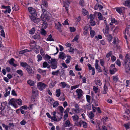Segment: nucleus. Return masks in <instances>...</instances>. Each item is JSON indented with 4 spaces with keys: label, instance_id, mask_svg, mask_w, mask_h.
I'll list each match as a JSON object with an SVG mask.
<instances>
[{
    "label": "nucleus",
    "instance_id": "3",
    "mask_svg": "<svg viewBox=\"0 0 130 130\" xmlns=\"http://www.w3.org/2000/svg\"><path fill=\"white\" fill-rule=\"evenodd\" d=\"M115 65L114 64H111L109 67V72L111 74H113L117 71V69L115 68Z\"/></svg>",
    "mask_w": 130,
    "mask_h": 130
},
{
    "label": "nucleus",
    "instance_id": "19",
    "mask_svg": "<svg viewBox=\"0 0 130 130\" xmlns=\"http://www.w3.org/2000/svg\"><path fill=\"white\" fill-rule=\"evenodd\" d=\"M31 20L36 23H38L40 21V19L38 18L33 17L32 18H31Z\"/></svg>",
    "mask_w": 130,
    "mask_h": 130
},
{
    "label": "nucleus",
    "instance_id": "49",
    "mask_svg": "<svg viewBox=\"0 0 130 130\" xmlns=\"http://www.w3.org/2000/svg\"><path fill=\"white\" fill-rule=\"evenodd\" d=\"M88 19H90V20H93L94 19V16L92 14H90V15L88 17Z\"/></svg>",
    "mask_w": 130,
    "mask_h": 130
},
{
    "label": "nucleus",
    "instance_id": "35",
    "mask_svg": "<svg viewBox=\"0 0 130 130\" xmlns=\"http://www.w3.org/2000/svg\"><path fill=\"white\" fill-rule=\"evenodd\" d=\"M56 96L57 97H59L60 96V89H57L56 91Z\"/></svg>",
    "mask_w": 130,
    "mask_h": 130
},
{
    "label": "nucleus",
    "instance_id": "11",
    "mask_svg": "<svg viewBox=\"0 0 130 130\" xmlns=\"http://www.w3.org/2000/svg\"><path fill=\"white\" fill-rule=\"evenodd\" d=\"M78 124L80 126H81L82 125H83V127L84 128H86L87 127V123L84 121H81L78 123Z\"/></svg>",
    "mask_w": 130,
    "mask_h": 130
},
{
    "label": "nucleus",
    "instance_id": "28",
    "mask_svg": "<svg viewBox=\"0 0 130 130\" xmlns=\"http://www.w3.org/2000/svg\"><path fill=\"white\" fill-rule=\"evenodd\" d=\"M109 41H111V40L112 39V37L111 35L110 34L107 35V36H106Z\"/></svg>",
    "mask_w": 130,
    "mask_h": 130
},
{
    "label": "nucleus",
    "instance_id": "37",
    "mask_svg": "<svg viewBox=\"0 0 130 130\" xmlns=\"http://www.w3.org/2000/svg\"><path fill=\"white\" fill-rule=\"evenodd\" d=\"M32 47V48L34 49H36L37 50H38L40 48V46L36 44H34Z\"/></svg>",
    "mask_w": 130,
    "mask_h": 130
},
{
    "label": "nucleus",
    "instance_id": "55",
    "mask_svg": "<svg viewBox=\"0 0 130 130\" xmlns=\"http://www.w3.org/2000/svg\"><path fill=\"white\" fill-rule=\"evenodd\" d=\"M112 51H110L108 53H107L106 56L107 58H109L110 56H111L112 55Z\"/></svg>",
    "mask_w": 130,
    "mask_h": 130
},
{
    "label": "nucleus",
    "instance_id": "15",
    "mask_svg": "<svg viewBox=\"0 0 130 130\" xmlns=\"http://www.w3.org/2000/svg\"><path fill=\"white\" fill-rule=\"evenodd\" d=\"M59 58L61 59H64L66 57L65 54L63 52H60L59 53Z\"/></svg>",
    "mask_w": 130,
    "mask_h": 130
},
{
    "label": "nucleus",
    "instance_id": "27",
    "mask_svg": "<svg viewBox=\"0 0 130 130\" xmlns=\"http://www.w3.org/2000/svg\"><path fill=\"white\" fill-rule=\"evenodd\" d=\"M72 117L74 121L77 122L78 120L79 117L77 115L72 116Z\"/></svg>",
    "mask_w": 130,
    "mask_h": 130
},
{
    "label": "nucleus",
    "instance_id": "38",
    "mask_svg": "<svg viewBox=\"0 0 130 130\" xmlns=\"http://www.w3.org/2000/svg\"><path fill=\"white\" fill-rule=\"evenodd\" d=\"M85 108L86 109L89 110L90 109L91 105L89 104H87L85 106Z\"/></svg>",
    "mask_w": 130,
    "mask_h": 130
},
{
    "label": "nucleus",
    "instance_id": "20",
    "mask_svg": "<svg viewBox=\"0 0 130 130\" xmlns=\"http://www.w3.org/2000/svg\"><path fill=\"white\" fill-rule=\"evenodd\" d=\"M8 89H9V91H8V89L6 88V92L4 94V96L6 97L9 95L10 93L11 87H8Z\"/></svg>",
    "mask_w": 130,
    "mask_h": 130
},
{
    "label": "nucleus",
    "instance_id": "63",
    "mask_svg": "<svg viewBox=\"0 0 130 130\" xmlns=\"http://www.w3.org/2000/svg\"><path fill=\"white\" fill-rule=\"evenodd\" d=\"M26 123V122L24 120H23L20 123L21 125H24Z\"/></svg>",
    "mask_w": 130,
    "mask_h": 130
},
{
    "label": "nucleus",
    "instance_id": "61",
    "mask_svg": "<svg viewBox=\"0 0 130 130\" xmlns=\"http://www.w3.org/2000/svg\"><path fill=\"white\" fill-rule=\"evenodd\" d=\"M70 31L71 32H74L76 30V29L74 28V27H70Z\"/></svg>",
    "mask_w": 130,
    "mask_h": 130
},
{
    "label": "nucleus",
    "instance_id": "5",
    "mask_svg": "<svg viewBox=\"0 0 130 130\" xmlns=\"http://www.w3.org/2000/svg\"><path fill=\"white\" fill-rule=\"evenodd\" d=\"M16 99L14 98L11 99L10 100L9 103V104L13 106L15 108H17V106L16 103Z\"/></svg>",
    "mask_w": 130,
    "mask_h": 130
},
{
    "label": "nucleus",
    "instance_id": "26",
    "mask_svg": "<svg viewBox=\"0 0 130 130\" xmlns=\"http://www.w3.org/2000/svg\"><path fill=\"white\" fill-rule=\"evenodd\" d=\"M20 65L22 67L25 68L28 65V64L26 62H21Z\"/></svg>",
    "mask_w": 130,
    "mask_h": 130
},
{
    "label": "nucleus",
    "instance_id": "64",
    "mask_svg": "<svg viewBox=\"0 0 130 130\" xmlns=\"http://www.w3.org/2000/svg\"><path fill=\"white\" fill-rule=\"evenodd\" d=\"M116 63L119 66H120V61L119 59L117 60L116 62Z\"/></svg>",
    "mask_w": 130,
    "mask_h": 130
},
{
    "label": "nucleus",
    "instance_id": "12",
    "mask_svg": "<svg viewBox=\"0 0 130 130\" xmlns=\"http://www.w3.org/2000/svg\"><path fill=\"white\" fill-rule=\"evenodd\" d=\"M63 125L65 127H69L73 126V125L68 120H67L64 123Z\"/></svg>",
    "mask_w": 130,
    "mask_h": 130
},
{
    "label": "nucleus",
    "instance_id": "43",
    "mask_svg": "<svg viewBox=\"0 0 130 130\" xmlns=\"http://www.w3.org/2000/svg\"><path fill=\"white\" fill-rule=\"evenodd\" d=\"M79 38V36L78 35H76L72 41V42H74L78 40Z\"/></svg>",
    "mask_w": 130,
    "mask_h": 130
},
{
    "label": "nucleus",
    "instance_id": "60",
    "mask_svg": "<svg viewBox=\"0 0 130 130\" xmlns=\"http://www.w3.org/2000/svg\"><path fill=\"white\" fill-rule=\"evenodd\" d=\"M90 23L91 25L92 26H94L95 24V22L94 21H93V20H90Z\"/></svg>",
    "mask_w": 130,
    "mask_h": 130
},
{
    "label": "nucleus",
    "instance_id": "47",
    "mask_svg": "<svg viewBox=\"0 0 130 130\" xmlns=\"http://www.w3.org/2000/svg\"><path fill=\"white\" fill-rule=\"evenodd\" d=\"M47 26V24L46 22H44L43 24H42V27L45 29L46 28Z\"/></svg>",
    "mask_w": 130,
    "mask_h": 130
},
{
    "label": "nucleus",
    "instance_id": "17",
    "mask_svg": "<svg viewBox=\"0 0 130 130\" xmlns=\"http://www.w3.org/2000/svg\"><path fill=\"white\" fill-rule=\"evenodd\" d=\"M14 60L13 58H11L9 61V63L10 64L15 67L17 66V64L14 63Z\"/></svg>",
    "mask_w": 130,
    "mask_h": 130
},
{
    "label": "nucleus",
    "instance_id": "30",
    "mask_svg": "<svg viewBox=\"0 0 130 130\" xmlns=\"http://www.w3.org/2000/svg\"><path fill=\"white\" fill-rule=\"evenodd\" d=\"M82 12L83 14L84 15H87L88 14V11L84 8H83L82 9Z\"/></svg>",
    "mask_w": 130,
    "mask_h": 130
},
{
    "label": "nucleus",
    "instance_id": "22",
    "mask_svg": "<svg viewBox=\"0 0 130 130\" xmlns=\"http://www.w3.org/2000/svg\"><path fill=\"white\" fill-rule=\"evenodd\" d=\"M27 83L31 86H33L35 84L34 81L31 79L28 80L27 81Z\"/></svg>",
    "mask_w": 130,
    "mask_h": 130
},
{
    "label": "nucleus",
    "instance_id": "2",
    "mask_svg": "<svg viewBox=\"0 0 130 130\" xmlns=\"http://www.w3.org/2000/svg\"><path fill=\"white\" fill-rule=\"evenodd\" d=\"M51 66L50 67L53 69H55L57 68V61L55 59L52 58L51 60Z\"/></svg>",
    "mask_w": 130,
    "mask_h": 130
},
{
    "label": "nucleus",
    "instance_id": "59",
    "mask_svg": "<svg viewBox=\"0 0 130 130\" xmlns=\"http://www.w3.org/2000/svg\"><path fill=\"white\" fill-rule=\"evenodd\" d=\"M40 54L42 56L44 55L45 53L43 48H41L40 50Z\"/></svg>",
    "mask_w": 130,
    "mask_h": 130
},
{
    "label": "nucleus",
    "instance_id": "25",
    "mask_svg": "<svg viewBox=\"0 0 130 130\" xmlns=\"http://www.w3.org/2000/svg\"><path fill=\"white\" fill-rule=\"evenodd\" d=\"M123 4L125 6L130 7V1L129 0L125 1L124 3Z\"/></svg>",
    "mask_w": 130,
    "mask_h": 130
},
{
    "label": "nucleus",
    "instance_id": "6",
    "mask_svg": "<svg viewBox=\"0 0 130 130\" xmlns=\"http://www.w3.org/2000/svg\"><path fill=\"white\" fill-rule=\"evenodd\" d=\"M46 85L41 82H39L37 84V87L40 90H42L45 88Z\"/></svg>",
    "mask_w": 130,
    "mask_h": 130
},
{
    "label": "nucleus",
    "instance_id": "40",
    "mask_svg": "<svg viewBox=\"0 0 130 130\" xmlns=\"http://www.w3.org/2000/svg\"><path fill=\"white\" fill-rule=\"evenodd\" d=\"M118 39L117 38L116 39V38H115L113 39V43L115 45H116L117 43H118V42L117 41Z\"/></svg>",
    "mask_w": 130,
    "mask_h": 130
},
{
    "label": "nucleus",
    "instance_id": "53",
    "mask_svg": "<svg viewBox=\"0 0 130 130\" xmlns=\"http://www.w3.org/2000/svg\"><path fill=\"white\" fill-rule=\"evenodd\" d=\"M98 18L99 20H101L102 19V16L100 13H98Z\"/></svg>",
    "mask_w": 130,
    "mask_h": 130
},
{
    "label": "nucleus",
    "instance_id": "13",
    "mask_svg": "<svg viewBox=\"0 0 130 130\" xmlns=\"http://www.w3.org/2000/svg\"><path fill=\"white\" fill-rule=\"evenodd\" d=\"M76 92L77 93V95L78 96L77 98L80 99L82 94V91L80 89H78L76 90Z\"/></svg>",
    "mask_w": 130,
    "mask_h": 130
},
{
    "label": "nucleus",
    "instance_id": "56",
    "mask_svg": "<svg viewBox=\"0 0 130 130\" xmlns=\"http://www.w3.org/2000/svg\"><path fill=\"white\" fill-rule=\"evenodd\" d=\"M61 24H60V25H58L57 26V29L60 32L62 31L61 30Z\"/></svg>",
    "mask_w": 130,
    "mask_h": 130
},
{
    "label": "nucleus",
    "instance_id": "18",
    "mask_svg": "<svg viewBox=\"0 0 130 130\" xmlns=\"http://www.w3.org/2000/svg\"><path fill=\"white\" fill-rule=\"evenodd\" d=\"M40 73L44 76L46 74V70H43L40 69H38L37 70Z\"/></svg>",
    "mask_w": 130,
    "mask_h": 130
},
{
    "label": "nucleus",
    "instance_id": "24",
    "mask_svg": "<svg viewBox=\"0 0 130 130\" xmlns=\"http://www.w3.org/2000/svg\"><path fill=\"white\" fill-rule=\"evenodd\" d=\"M32 91L33 94H37L38 93V91L37 88L34 87H32Z\"/></svg>",
    "mask_w": 130,
    "mask_h": 130
},
{
    "label": "nucleus",
    "instance_id": "14",
    "mask_svg": "<svg viewBox=\"0 0 130 130\" xmlns=\"http://www.w3.org/2000/svg\"><path fill=\"white\" fill-rule=\"evenodd\" d=\"M44 4H42L41 6V7L42 8V12H43V14H42L41 15V18H42V17H43V15L46 14V8L44 7Z\"/></svg>",
    "mask_w": 130,
    "mask_h": 130
},
{
    "label": "nucleus",
    "instance_id": "34",
    "mask_svg": "<svg viewBox=\"0 0 130 130\" xmlns=\"http://www.w3.org/2000/svg\"><path fill=\"white\" fill-rule=\"evenodd\" d=\"M59 73V70L56 71H53L52 73V74L53 75L58 76Z\"/></svg>",
    "mask_w": 130,
    "mask_h": 130
},
{
    "label": "nucleus",
    "instance_id": "51",
    "mask_svg": "<svg viewBox=\"0 0 130 130\" xmlns=\"http://www.w3.org/2000/svg\"><path fill=\"white\" fill-rule=\"evenodd\" d=\"M28 52V50L27 49H25L24 50H23L20 51L19 52V53L20 54H23L26 52Z\"/></svg>",
    "mask_w": 130,
    "mask_h": 130
},
{
    "label": "nucleus",
    "instance_id": "4",
    "mask_svg": "<svg viewBox=\"0 0 130 130\" xmlns=\"http://www.w3.org/2000/svg\"><path fill=\"white\" fill-rule=\"evenodd\" d=\"M74 106L75 109L74 108L72 109V111L74 113H78L80 111L79 105L77 103H75Z\"/></svg>",
    "mask_w": 130,
    "mask_h": 130
},
{
    "label": "nucleus",
    "instance_id": "33",
    "mask_svg": "<svg viewBox=\"0 0 130 130\" xmlns=\"http://www.w3.org/2000/svg\"><path fill=\"white\" fill-rule=\"evenodd\" d=\"M47 40L50 41H54V40L52 38L51 35L48 36V37L47 38Z\"/></svg>",
    "mask_w": 130,
    "mask_h": 130
},
{
    "label": "nucleus",
    "instance_id": "7",
    "mask_svg": "<svg viewBox=\"0 0 130 130\" xmlns=\"http://www.w3.org/2000/svg\"><path fill=\"white\" fill-rule=\"evenodd\" d=\"M28 10L31 15L33 17H35L36 15L35 10L32 7H29L28 8Z\"/></svg>",
    "mask_w": 130,
    "mask_h": 130
},
{
    "label": "nucleus",
    "instance_id": "39",
    "mask_svg": "<svg viewBox=\"0 0 130 130\" xmlns=\"http://www.w3.org/2000/svg\"><path fill=\"white\" fill-rule=\"evenodd\" d=\"M116 10L117 12L120 14H121L122 12V10L121 8H116Z\"/></svg>",
    "mask_w": 130,
    "mask_h": 130
},
{
    "label": "nucleus",
    "instance_id": "16",
    "mask_svg": "<svg viewBox=\"0 0 130 130\" xmlns=\"http://www.w3.org/2000/svg\"><path fill=\"white\" fill-rule=\"evenodd\" d=\"M89 117L91 119L94 120L93 119L94 115L92 111H91L88 114Z\"/></svg>",
    "mask_w": 130,
    "mask_h": 130
},
{
    "label": "nucleus",
    "instance_id": "57",
    "mask_svg": "<svg viewBox=\"0 0 130 130\" xmlns=\"http://www.w3.org/2000/svg\"><path fill=\"white\" fill-rule=\"evenodd\" d=\"M59 108L60 111L61 113H62L64 110V108L61 106H59Z\"/></svg>",
    "mask_w": 130,
    "mask_h": 130
},
{
    "label": "nucleus",
    "instance_id": "21",
    "mask_svg": "<svg viewBox=\"0 0 130 130\" xmlns=\"http://www.w3.org/2000/svg\"><path fill=\"white\" fill-rule=\"evenodd\" d=\"M42 66L44 68L47 67L48 69H49L50 67V66L45 61L43 63Z\"/></svg>",
    "mask_w": 130,
    "mask_h": 130
},
{
    "label": "nucleus",
    "instance_id": "31",
    "mask_svg": "<svg viewBox=\"0 0 130 130\" xmlns=\"http://www.w3.org/2000/svg\"><path fill=\"white\" fill-rule=\"evenodd\" d=\"M16 103H17L19 105H21L22 104V101L20 99H16Z\"/></svg>",
    "mask_w": 130,
    "mask_h": 130
},
{
    "label": "nucleus",
    "instance_id": "58",
    "mask_svg": "<svg viewBox=\"0 0 130 130\" xmlns=\"http://www.w3.org/2000/svg\"><path fill=\"white\" fill-rule=\"evenodd\" d=\"M59 105L58 102L57 101L55 102L54 103L53 107H56Z\"/></svg>",
    "mask_w": 130,
    "mask_h": 130
},
{
    "label": "nucleus",
    "instance_id": "9",
    "mask_svg": "<svg viewBox=\"0 0 130 130\" xmlns=\"http://www.w3.org/2000/svg\"><path fill=\"white\" fill-rule=\"evenodd\" d=\"M109 85V84L108 82L106 83L104 87V90L102 92V93L106 94L107 93L108 89L107 86Z\"/></svg>",
    "mask_w": 130,
    "mask_h": 130
},
{
    "label": "nucleus",
    "instance_id": "8",
    "mask_svg": "<svg viewBox=\"0 0 130 130\" xmlns=\"http://www.w3.org/2000/svg\"><path fill=\"white\" fill-rule=\"evenodd\" d=\"M25 69L26 70L28 73L29 74L31 75L34 74V71L32 70L29 65L27 66L26 68H25Z\"/></svg>",
    "mask_w": 130,
    "mask_h": 130
},
{
    "label": "nucleus",
    "instance_id": "42",
    "mask_svg": "<svg viewBox=\"0 0 130 130\" xmlns=\"http://www.w3.org/2000/svg\"><path fill=\"white\" fill-rule=\"evenodd\" d=\"M93 90L94 91V92L95 93H97L99 90L98 88L94 86L93 87Z\"/></svg>",
    "mask_w": 130,
    "mask_h": 130
},
{
    "label": "nucleus",
    "instance_id": "36",
    "mask_svg": "<svg viewBox=\"0 0 130 130\" xmlns=\"http://www.w3.org/2000/svg\"><path fill=\"white\" fill-rule=\"evenodd\" d=\"M17 72L20 75L22 76L23 75V71L21 70H18L17 71Z\"/></svg>",
    "mask_w": 130,
    "mask_h": 130
},
{
    "label": "nucleus",
    "instance_id": "52",
    "mask_svg": "<svg viewBox=\"0 0 130 130\" xmlns=\"http://www.w3.org/2000/svg\"><path fill=\"white\" fill-rule=\"evenodd\" d=\"M87 100L88 103H90L91 99V97L90 95H86Z\"/></svg>",
    "mask_w": 130,
    "mask_h": 130
},
{
    "label": "nucleus",
    "instance_id": "44",
    "mask_svg": "<svg viewBox=\"0 0 130 130\" xmlns=\"http://www.w3.org/2000/svg\"><path fill=\"white\" fill-rule=\"evenodd\" d=\"M12 9L13 11H16L19 10V8L17 6L14 4V6L12 7Z\"/></svg>",
    "mask_w": 130,
    "mask_h": 130
},
{
    "label": "nucleus",
    "instance_id": "23",
    "mask_svg": "<svg viewBox=\"0 0 130 130\" xmlns=\"http://www.w3.org/2000/svg\"><path fill=\"white\" fill-rule=\"evenodd\" d=\"M32 37L34 39H39L40 38V35L39 34H37L33 36Z\"/></svg>",
    "mask_w": 130,
    "mask_h": 130
},
{
    "label": "nucleus",
    "instance_id": "41",
    "mask_svg": "<svg viewBox=\"0 0 130 130\" xmlns=\"http://www.w3.org/2000/svg\"><path fill=\"white\" fill-rule=\"evenodd\" d=\"M95 83L97 85L99 86H101L102 85V83L100 80H96L95 81Z\"/></svg>",
    "mask_w": 130,
    "mask_h": 130
},
{
    "label": "nucleus",
    "instance_id": "1",
    "mask_svg": "<svg viewBox=\"0 0 130 130\" xmlns=\"http://www.w3.org/2000/svg\"><path fill=\"white\" fill-rule=\"evenodd\" d=\"M125 70L126 73H129L130 72V58H127L124 61Z\"/></svg>",
    "mask_w": 130,
    "mask_h": 130
},
{
    "label": "nucleus",
    "instance_id": "10",
    "mask_svg": "<svg viewBox=\"0 0 130 130\" xmlns=\"http://www.w3.org/2000/svg\"><path fill=\"white\" fill-rule=\"evenodd\" d=\"M105 25L106 26L105 29L104 30L103 29V32L105 36H107V35L109 34V28L106 23Z\"/></svg>",
    "mask_w": 130,
    "mask_h": 130
},
{
    "label": "nucleus",
    "instance_id": "48",
    "mask_svg": "<svg viewBox=\"0 0 130 130\" xmlns=\"http://www.w3.org/2000/svg\"><path fill=\"white\" fill-rule=\"evenodd\" d=\"M90 34L91 37L93 38L95 34V31L94 30L91 31Z\"/></svg>",
    "mask_w": 130,
    "mask_h": 130
},
{
    "label": "nucleus",
    "instance_id": "45",
    "mask_svg": "<svg viewBox=\"0 0 130 130\" xmlns=\"http://www.w3.org/2000/svg\"><path fill=\"white\" fill-rule=\"evenodd\" d=\"M37 58H38L37 61L38 62L42 60V56L40 54H39L37 55Z\"/></svg>",
    "mask_w": 130,
    "mask_h": 130
},
{
    "label": "nucleus",
    "instance_id": "54",
    "mask_svg": "<svg viewBox=\"0 0 130 130\" xmlns=\"http://www.w3.org/2000/svg\"><path fill=\"white\" fill-rule=\"evenodd\" d=\"M45 60H48L50 59L51 58V57L47 54H46L45 55Z\"/></svg>",
    "mask_w": 130,
    "mask_h": 130
},
{
    "label": "nucleus",
    "instance_id": "62",
    "mask_svg": "<svg viewBox=\"0 0 130 130\" xmlns=\"http://www.w3.org/2000/svg\"><path fill=\"white\" fill-rule=\"evenodd\" d=\"M129 109H130V108H129L128 109H126L125 111V113L127 115H129L130 113Z\"/></svg>",
    "mask_w": 130,
    "mask_h": 130
},
{
    "label": "nucleus",
    "instance_id": "29",
    "mask_svg": "<svg viewBox=\"0 0 130 130\" xmlns=\"http://www.w3.org/2000/svg\"><path fill=\"white\" fill-rule=\"evenodd\" d=\"M123 126L126 129H127L129 128V126H130V123L128 122L127 123L124 124Z\"/></svg>",
    "mask_w": 130,
    "mask_h": 130
},
{
    "label": "nucleus",
    "instance_id": "46",
    "mask_svg": "<svg viewBox=\"0 0 130 130\" xmlns=\"http://www.w3.org/2000/svg\"><path fill=\"white\" fill-rule=\"evenodd\" d=\"M35 31V28H33L29 31V33L30 34H33Z\"/></svg>",
    "mask_w": 130,
    "mask_h": 130
},
{
    "label": "nucleus",
    "instance_id": "32",
    "mask_svg": "<svg viewBox=\"0 0 130 130\" xmlns=\"http://www.w3.org/2000/svg\"><path fill=\"white\" fill-rule=\"evenodd\" d=\"M40 33L41 35L44 36L46 34V31L43 28L41 29Z\"/></svg>",
    "mask_w": 130,
    "mask_h": 130
},
{
    "label": "nucleus",
    "instance_id": "50",
    "mask_svg": "<svg viewBox=\"0 0 130 130\" xmlns=\"http://www.w3.org/2000/svg\"><path fill=\"white\" fill-rule=\"evenodd\" d=\"M89 68V69L90 70H94V68L92 67L91 65L89 63H88L87 64Z\"/></svg>",
    "mask_w": 130,
    "mask_h": 130
}]
</instances>
